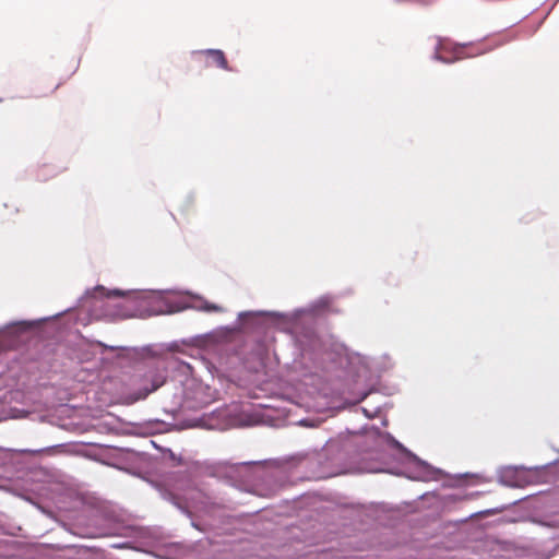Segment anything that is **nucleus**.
Returning a JSON list of instances; mask_svg holds the SVG:
<instances>
[{"mask_svg":"<svg viewBox=\"0 0 559 559\" xmlns=\"http://www.w3.org/2000/svg\"><path fill=\"white\" fill-rule=\"evenodd\" d=\"M207 59L211 64H215L221 69L229 70L228 62L225 57V53L219 49H207L201 51Z\"/></svg>","mask_w":559,"mask_h":559,"instance_id":"nucleus-1","label":"nucleus"},{"mask_svg":"<svg viewBox=\"0 0 559 559\" xmlns=\"http://www.w3.org/2000/svg\"><path fill=\"white\" fill-rule=\"evenodd\" d=\"M203 309L205 311H214V312H221L223 311V308L217 306V305H214V304H205Z\"/></svg>","mask_w":559,"mask_h":559,"instance_id":"nucleus-2","label":"nucleus"},{"mask_svg":"<svg viewBox=\"0 0 559 559\" xmlns=\"http://www.w3.org/2000/svg\"><path fill=\"white\" fill-rule=\"evenodd\" d=\"M124 296V293L121 292V290H118V289H115V290H111V292H108L106 294V297H122Z\"/></svg>","mask_w":559,"mask_h":559,"instance_id":"nucleus-3","label":"nucleus"},{"mask_svg":"<svg viewBox=\"0 0 559 559\" xmlns=\"http://www.w3.org/2000/svg\"><path fill=\"white\" fill-rule=\"evenodd\" d=\"M104 293H105V288L103 286H98L95 288L94 295H96V294L104 295Z\"/></svg>","mask_w":559,"mask_h":559,"instance_id":"nucleus-4","label":"nucleus"}]
</instances>
